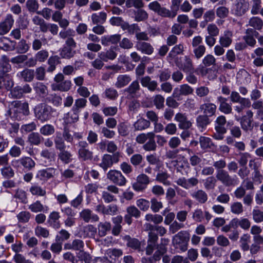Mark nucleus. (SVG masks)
Wrapping results in <instances>:
<instances>
[{
	"mask_svg": "<svg viewBox=\"0 0 263 263\" xmlns=\"http://www.w3.org/2000/svg\"><path fill=\"white\" fill-rule=\"evenodd\" d=\"M181 2L182 0H172L171 8L173 10L172 11L162 6L157 1L149 3L148 8L162 17L172 18L177 15V11L181 5Z\"/></svg>",
	"mask_w": 263,
	"mask_h": 263,
	"instance_id": "nucleus-1",
	"label": "nucleus"
},
{
	"mask_svg": "<svg viewBox=\"0 0 263 263\" xmlns=\"http://www.w3.org/2000/svg\"><path fill=\"white\" fill-rule=\"evenodd\" d=\"M30 113L29 104L27 102L21 101H13L10 102L8 114L17 120H21Z\"/></svg>",
	"mask_w": 263,
	"mask_h": 263,
	"instance_id": "nucleus-2",
	"label": "nucleus"
},
{
	"mask_svg": "<svg viewBox=\"0 0 263 263\" xmlns=\"http://www.w3.org/2000/svg\"><path fill=\"white\" fill-rule=\"evenodd\" d=\"M77 47V43L73 38H67L64 45L60 50V55L61 58L66 59H70L73 58L76 54L75 50Z\"/></svg>",
	"mask_w": 263,
	"mask_h": 263,
	"instance_id": "nucleus-3",
	"label": "nucleus"
},
{
	"mask_svg": "<svg viewBox=\"0 0 263 263\" xmlns=\"http://www.w3.org/2000/svg\"><path fill=\"white\" fill-rule=\"evenodd\" d=\"M35 117L41 122L47 121L51 116V107L45 104L40 103L34 109Z\"/></svg>",
	"mask_w": 263,
	"mask_h": 263,
	"instance_id": "nucleus-4",
	"label": "nucleus"
},
{
	"mask_svg": "<svg viewBox=\"0 0 263 263\" xmlns=\"http://www.w3.org/2000/svg\"><path fill=\"white\" fill-rule=\"evenodd\" d=\"M120 157L119 152L115 153L112 155L104 154L99 165L104 171H106L108 168L111 167L114 164L119 162Z\"/></svg>",
	"mask_w": 263,
	"mask_h": 263,
	"instance_id": "nucleus-5",
	"label": "nucleus"
},
{
	"mask_svg": "<svg viewBox=\"0 0 263 263\" xmlns=\"http://www.w3.org/2000/svg\"><path fill=\"white\" fill-rule=\"evenodd\" d=\"M78 158L82 161H91L93 158V153L88 148V143L85 141H80L78 143Z\"/></svg>",
	"mask_w": 263,
	"mask_h": 263,
	"instance_id": "nucleus-6",
	"label": "nucleus"
},
{
	"mask_svg": "<svg viewBox=\"0 0 263 263\" xmlns=\"http://www.w3.org/2000/svg\"><path fill=\"white\" fill-rule=\"evenodd\" d=\"M106 176L108 180L117 185L123 186L126 184L127 180L120 171L111 170Z\"/></svg>",
	"mask_w": 263,
	"mask_h": 263,
	"instance_id": "nucleus-7",
	"label": "nucleus"
},
{
	"mask_svg": "<svg viewBox=\"0 0 263 263\" xmlns=\"http://www.w3.org/2000/svg\"><path fill=\"white\" fill-rule=\"evenodd\" d=\"M178 68L184 72H192L194 70V65L190 56L185 55L178 59L176 61Z\"/></svg>",
	"mask_w": 263,
	"mask_h": 263,
	"instance_id": "nucleus-8",
	"label": "nucleus"
},
{
	"mask_svg": "<svg viewBox=\"0 0 263 263\" xmlns=\"http://www.w3.org/2000/svg\"><path fill=\"white\" fill-rule=\"evenodd\" d=\"M87 102V100L85 98H79L75 100L74 104L72 108L73 114L71 116L70 119H68V123H74L78 121V114L80 109L85 107Z\"/></svg>",
	"mask_w": 263,
	"mask_h": 263,
	"instance_id": "nucleus-9",
	"label": "nucleus"
},
{
	"mask_svg": "<svg viewBox=\"0 0 263 263\" xmlns=\"http://www.w3.org/2000/svg\"><path fill=\"white\" fill-rule=\"evenodd\" d=\"M32 91L31 87L28 84H25L23 86H16L13 88L9 93V97L12 99H21L24 95L30 93Z\"/></svg>",
	"mask_w": 263,
	"mask_h": 263,
	"instance_id": "nucleus-10",
	"label": "nucleus"
},
{
	"mask_svg": "<svg viewBox=\"0 0 263 263\" xmlns=\"http://www.w3.org/2000/svg\"><path fill=\"white\" fill-rule=\"evenodd\" d=\"M216 178L227 186L235 185L234 179L232 178L226 170L217 171Z\"/></svg>",
	"mask_w": 263,
	"mask_h": 263,
	"instance_id": "nucleus-11",
	"label": "nucleus"
},
{
	"mask_svg": "<svg viewBox=\"0 0 263 263\" xmlns=\"http://www.w3.org/2000/svg\"><path fill=\"white\" fill-rule=\"evenodd\" d=\"M149 178L144 174H141L137 177V181L133 183L132 186L136 191H142L146 189L149 183Z\"/></svg>",
	"mask_w": 263,
	"mask_h": 263,
	"instance_id": "nucleus-12",
	"label": "nucleus"
},
{
	"mask_svg": "<svg viewBox=\"0 0 263 263\" xmlns=\"http://www.w3.org/2000/svg\"><path fill=\"white\" fill-rule=\"evenodd\" d=\"M57 169L53 167H48L37 171L36 178L41 181H47L54 177L57 174Z\"/></svg>",
	"mask_w": 263,
	"mask_h": 263,
	"instance_id": "nucleus-13",
	"label": "nucleus"
},
{
	"mask_svg": "<svg viewBox=\"0 0 263 263\" xmlns=\"http://www.w3.org/2000/svg\"><path fill=\"white\" fill-rule=\"evenodd\" d=\"M14 20L12 15L7 14L5 19L0 22V35H3L8 33L12 28Z\"/></svg>",
	"mask_w": 263,
	"mask_h": 263,
	"instance_id": "nucleus-14",
	"label": "nucleus"
},
{
	"mask_svg": "<svg viewBox=\"0 0 263 263\" xmlns=\"http://www.w3.org/2000/svg\"><path fill=\"white\" fill-rule=\"evenodd\" d=\"M174 120L178 123V126L181 129H187L192 126V123L189 120L185 113L178 112L175 115Z\"/></svg>",
	"mask_w": 263,
	"mask_h": 263,
	"instance_id": "nucleus-15",
	"label": "nucleus"
},
{
	"mask_svg": "<svg viewBox=\"0 0 263 263\" xmlns=\"http://www.w3.org/2000/svg\"><path fill=\"white\" fill-rule=\"evenodd\" d=\"M199 181L196 177H191L188 179L185 177L179 178L176 181V183L183 188L188 190L191 187L196 186L198 184Z\"/></svg>",
	"mask_w": 263,
	"mask_h": 263,
	"instance_id": "nucleus-16",
	"label": "nucleus"
},
{
	"mask_svg": "<svg viewBox=\"0 0 263 263\" xmlns=\"http://www.w3.org/2000/svg\"><path fill=\"white\" fill-rule=\"evenodd\" d=\"M204 218L209 221L211 219L212 215L208 211H203L201 209H196L192 213V218L195 221L201 222Z\"/></svg>",
	"mask_w": 263,
	"mask_h": 263,
	"instance_id": "nucleus-17",
	"label": "nucleus"
},
{
	"mask_svg": "<svg viewBox=\"0 0 263 263\" xmlns=\"http://www.w3.org/2000/svg\"><path fill=\"white\" fill-rule=\"evenodd\" d=\"M194 89L186 84L181 85L179 87L175 88L174 90L173 96L175 98L179 97L181 96H188L192 95Z\"/></svg>",
	"mask_w": 263,
	"mask_h": 263,
	"instance_id": "nucleus-18",
	"label": "nucleus"
},
{
	"mask_svg": "<svg viewBox=\"0 0 263 263\" xmlns=\"http://www.w3.org/2000/svg\"><path fill=\"white\" fill-rule=\"evenodd\" d=\"M258 35L259 33L254 29L248 28L246 31V35L243 36V39L248 45L254 47L256 43L254 36L256 37Z\"/></svg>",
	"mask_w": 263,
	"mask_h": 263,
	"instance_id": "nucleus-19",
	"label": "nucleus"
},
{
	"mask_svg": "<svg viewBox=\"0 0 263 263\" xmlns=\"http://www.w3.org/2000/svg\"><path fill=\"white\" fill-rule=\"evenodd\" d=\"M123 239L126 242V246L128 247L139 252L143 251L141 242L138 239L132 238L129 235H125L123 237Z\"/></svg>",
	"mask_w": 263,
	"mask_h": 263,
	"instance_id": "nucleus-20",
	"label": "nucleus"
},
{
	"mask_svg": "<svg viewBox=\"0 0 263 263\" xmlns=\"http://www.w3.org/2000/svg\"><path fill=\"white\" fill-rule=\"evenodd\" d=\"M84 242L82 239L77 238L73 240L71 242L65 243L64 249L81 252L84 250Z\"/></svg>",
	"mask_w": 263,
	"mask_h": 263,
	"instance_id": "nucleus-21",
	"label": "nucleus"
},
{
	"mask_svg": "<svg viewBox=\"0 0 263 263\" xmlns=\"http://www.w3.org/2000/svg\"><path fill=\"white\" fill-rule=\"evenodd\" d=\"M249 4L245 0H239L235 5L233 9L234 13L237 16H242L249 9Z\"/></svg>",
	"mask_w": 263,
	"mask_h": 263,
	"instance_id": "nucleus-22",
	"label": "nucleus"
},
{
	"mask_svg": "<svg viewBox=\"0 0 263 263\" xmlns=\"http://www.w3.org/2000/svg\"><path fill=\"white\" fill-rule=\"evenodd\" d=\"M121 35L116 34L114 35H104L101 37V42L105 46H109L110 44H117L121 40Z\"/></svg>",
	"mask_w": 263,
	"mask_h": 263,
	"instance_id": "nucleus-23",
	"label": "nucleus"
},
{
	"mask_svg": "<svg viewBox=\"0 0 263 263\" xmlns=\"http://www.w3.org/2000/svg\"><path fill=\"white\" fill-rule=\"evenodd\" d=\"M80 217L85 222H89L90 220L96 222L99 220V216L97 214H92L91 211L88 209L83 210L80 213Z\"/></svg>",
	"mask_w": 263,
	"mask_h": 263,
	"instance_id": "nucleus-24",
	"label": "nucleus"
},
{
	"mask_svg": "<svg viewBox=\"0 0 263 263\" xmlns=\"http://www.w3.org/2000/svg\"><path fill=\"white\" fill-rule=\"evenodd\" d=\"M190 239V234L185 231H181L176 234L173 238L174 245L188 242Z\"/></svg>",
	"mask_w": 263,
	"mask_h": 263,
	"instance_id": "nucleus-25",
	"label": "nucleus"
},
{
	"mask_svg": "<svg viewBox=\"0 0 263 263\" xmlns=\"http://www.w3.org/2000/svg\"><path fill=\"white\" fill-rule=\"evenodd\" d=\"M136 48L142 53L147 55L152 54L154 50L150 43L145 42H138L136 45Z\"/></svg>",
	"mask_w": 263,
	"mask_h": 263,
	"instance_id": "nucleus-26",
	"label": "nucleus"
},
{
	"mask_svg": "<svg viewBox=\"0 0 263 263\" xmlns=\"http://www.w3.org/2000/svg\"><path fill=\"white\" fill-rule=\"evenodd\" d=\"M140 82L144 87H146L151 91L157 90L158 83L156 81L152 80L149 76H145L141 79Z\"/></svg>",
	"mask_w": 263,
	"mask_h": 263,
	"instance_id": "nucleus-27",
	"label": "nucleus"
},
{
	"mask_svg": "<svg viewBox=\"0 0 263 263\" xmlns=\"http://www.w3.org/2000/svg\"><path fill=\"white\" fill-rule=\"evenodd\" d=\"M233 32L230 30L224 31L223 34L219 37V44L225 48L229 47L232 43Z\"/></svg>",
	"mask_w": 263,
	"mask_h": 263,
	"instance_id": "nucleus-28",
	"label": "nucleus"
},
{
	"mask_svg": "<svg viewBox=\"0 0 263 263\" xmlns=\"http://www.w3.org/2000/svg\"><path fill=\"white\" fill-rule=\"evenodd\" d=\"M117 56V53L114 50V48H110L105 51H102L98 53V57L104 62H107L108 60H114Z\"/></svg>",
	"mask_w": 263,
	"mask_h": 263,
	"instance_id": "nucleus-29",
	"label": "nucleus"
},
{
	"mask_svg": "<svg viewBox=\"0 0 263 263\" xmlns=\"http://www.w3.org/2000/svg\"><path fill=\"white\" fill-rule=\"evenodd\" d=\"M33 88L35 93L40 97H44L48 93L47 86L43 83L36 82L32 84Z\"/></svg>",
	"mask_w": 263,
	"mask_h": 263,
	"instance_id": "nucleus-30",
	"label": "nucleus"
},
{
	"mask_svg": "<svg viewBox=\"0 0 263 263\" xmlns=\"http://www.w3.org/2000/svg\"><path fill=\"white\" fill-rule=\"evenodd\" d=\"M191 196L200 204L205 203L208 199L207 193L201 189L198 190L193 192L191 194Z\"/></svg>",
	"mask_w": 263,
	"mask_h": 263,
	"instance_id": "nucleus-31",
	"label": "nucleus"
},
{
	"mask_svg": "<svg viewBox=\"0 0 263 263\" xmlns=\"http://www.w3.org/2000/svg\"><path fill=\"white\" fill-rule=\"evenodd\" d=\"M226 123V119L224 116L218 117L215 121V129L217 133L225 134L227 132V129L225 127Z\"/></svg>",
	"mask_w": 263,
	"mask_h": 263,
	"instance_id": "nucleus-32",
	"label": "nucleus"
},
{
	"mask_svg": "<svg viewBox=\"0 0 263 263\" xmlns=\"http://www.w3.org/2000/svg\"><path fill=\"white\" fill-rule=\"evenodd\" d=\"M51 86L53 91H67L71 88V82L70 80H65L60 83H53Z\"/></svg>",
	"mask_w": 263,
	"mask_h": 263,
	"instance_id": "nucleus-33",
	"label": "nucleus"
},
{
	"mask_svg": "<svg viewBox=\"0 0 263 263\" xmlns=\"http://www.w3.org/2000/svg\"><path fill=\"white\" fill-rule=\"evenodd\" d=\"M218 101L219 103V109L225 114H229L232 112L231 105L227 103V99L221 96L218 97Z\"/></svg>",
	"mask_w": 263,
	"mask_h": 263,
	"instance_id": "nucleus-34",
	"label": "nucleus"
},
{
	"mask_svg": "<svg viewBox=\"0 0 263 263\" xmlns=\"http://www.w3.org/2000/svg\"><path fill=\"white\" fill-rule=\"evenodd\" d=\"M132 81L131 77L128 74H120L117 78L115 86L118 88H121L127 85Z\"/></svg>",
	"mask_w": 263,
	"mask_h": 263,
	"instance_id": "nucleus-35",
	"label": "nucleus"
},
{
	"mask_svg": "<svg viewBox=\"0 0 263 263\" xmlns=\"http://www.w3.org/2000/svg\"><path fill=\"white\" fill-rule=\"evenodd\" d=\"M230 100L233 103H239L243 106H248L249 105V99L246 98H242L239 93L235 91L231 92Z\"/></svg>",
	"mask_w": 263,
	"mask_h": 263,
	"instance_id": "nucleus-36",
	"label": "nucleus"
},
{
	"mask_svg": "<svg viewBox=\"0 0 263 263\" xmlns=\"http://www.w3.org/2000/svg\"><path fill=\"white\" fill-rule=\"evenodd\" d=\"M60 218L59 212L53 211L51 212L48 218V223L51 227L55 229H58L60 228L61 224L59 221Z\"/></svg>",
	"mask_w": 263,
	"mask_h": 263,
	"instance_id": "nucleus-37",
	"label": "nucleus"
},
{
	"mask_svg": "<svg viewBox=\"0 0 263 263\" xmlns=\"http://www.w3.org/2000/svg\"><path fill=\"white\" fill-rule=\"evenodd\" d=\"M122 220L123 217L121 215H118L116 217L112 218V221L114 223V226L112 229V234L114 236H118L120 234L122 228V226L121 225Z\"/></svg>",
	"mask_w": 263,
	"mask_h": 263,
	"instance_id": "nucleus-38",
	"label": "nucleus"
},
{
	"mask_svg": "<svg viewBox=\"0 0 263 263\" xmlns=\"http://www.w3.org/2000/svg\"><path fill=\"white\" fill-rule=\"evenodd\" d=\"M200 108L203 110L204 115L207 117H211L216 112V106L212 103H205L202 104Z\"/></svg>",
	"mask_w": 263,
	"mask_h": 263,
	"instance_id": "nucleus-39",
	"label": "nucleus"
},
{
	"mask_svg": "<svg viewBox=\"0 0 263 263\" xmlns=\"http://www.w3.org/2000/svg\"><path fill=\"white\" fill-rule=\"evenodd\" d=\"M17 76L22 79L25 82H31L34 77V72L33 70L30 69H25L17 74Z\"/></svg>",
	"mask_w": 263,
	"mask_h": 263,
	"instance_id": "nucleus-40",
	"label": "nucleus"
},
{
	"mask_svg": "<svg viewBox=\"0 0 263 263\" xmlns=\"http://www.w3.org/2000/svg\"><path fill=\"white\" fill-rule=\"evenodd\" d=\"M251 222L250 220L246 218H242L240 219L234 218L233 219L232 226L235 227L236 229L240 227L244 230H248L250 227Z\"/></svg>",
	"mask_w": 263,
	"mask_h": 263,
	"instance_id": "nucleus-41",
	"label": "nucleus"
},
{
	"mask_svg": "<svg viewBox=\"0 0 263 263\" xmlns=\"http://www.w3.org/2000/svg\"><path fill=\"white\" fill-rule=\"evenodd\" d=\"M236 120L240 121L242 129L246 132L251 131L253 128V120L248 119L247 116H242L240 118H236Z\"/></svg>",
	"mask_w": 263,
	"mask_h": 263,
	"instance_id": "nucleus-42",
	"label": "nucleus"
},
{
	"mask_svg": "<svg viewBox=\"0 0 263 263\" xmlns=\"http://www.w3.org/2000/svg\"><path fill=\"white\" fill-rule=\"evenodd\" d=\"M44 140V138L37 132H32L28 136V141L32 145H39Z\"/></svg>",
	"mask_w": 263,
	"mask_h": 263,
	"instance_id": "nucleus-43",
	"label": "nucleus"
},
{
	"mask_svg": "<svg viewBox=\"0 0 263 263\" xmlns=\"http://www.w3.org/2000/svg\"><path fill=\"white\" fill-rule=\"evenodd\" d=\"M170 177V174L166 171H161L157 173L156 180L162 183L164 185L169 186L171 184V181L168 180Z\"/></svg>",
	"mask_w": 263,
	"mask_h": 263,
	"instance_id": "nucleus-44",
	"label": "nucleus"
},
{
	"mask_svg": "<svg viewBox=\"0 0 263 263\" xmlns=\"http://www.w3.org/2000/svg\"><path fill=\"white\" fill-rule=\"evenodd\" d=\"M140 89V86L138 81H133L129 86L125 90L128 95L132 98L137 96V93Z\"/></svg>",
	"mask_w": 263,
	"mask_h": 263,
	"instance_id": "nucleus-45",
	"label": "nucleus"
},
{
	"mask_svg": "<svg viewBox=\"0 0 263 263\" xmlns=\"http://www.w3.org/2000/svg\"><path fill=\"white\" fill-rule=\"evenodd\" d=\"M210 123L208 117L205 115H199L196 118L197 126L201 132H203L206 126Z\"/></svg>",
	"mask_w": 263,
	"mask_h": 263,
	"instance_id": "nucleus-46",
	"label": "nucleus"
},
{
	"mask_svg": "<svg viewBox=\"0 0 263 263\" xmlns=\"http://www.w3.org/2000/svg\"><path fill=\"white\" fill-rule=\"evenodd\" d=\"M199 140L201 149L208 150L214 148V144L211 138L204 136H200Z\"/></svg>",
	"mask_w": 263,
	"mask_h": 263,
	"instance_id": "nucleus-47",
	"label": "nucleus"
},
{
	"mask_svg": "<svg viewBox=\"0 0 263 263\" xmlns=\"http://www.w3.org/2000/svg\"><path fill=\"white\" fill-rule=\"evenodd\" d=\"M151 123L149 121L140 118L136 121L133 126L136 130H143L150 126Z\"/></svg>",
	"mask_w": 263,
	"mask_h": 263,
	"instance_id": "nucleus-48",
	"label": "nucleus"
},
{
	"mask_svg": "<svg viewBox=\"0 0 263 263\" xmlns=\"http://www.w3.org/2000/svg\"><path fill=\"white\" fill-rule=\"evenodd\" d=\"M149 138L148 141L145 143L142 147L145 151H155L157 148V144L155 141V134L154 133L153 134H149Z\"/></svg>",
	"mask_w": 263,
	"mask_h": 263,
	"instance_id": "nucleus-49",
	"label": "nucleus"
},
{
	"mask_svg": "<svg viewBox=\"0 0 263 263\" xmlns=\"http://www.w3.org/2000/svg\"><path fill=\"white\" fill-rule=\"evenodd\" d=\"M106 18L107 14L105 12L93 13L91 16V19L94 24H103L106 21Z\"/></svg>",
	"mask_w": 263,
	"mask_h": 263,
	"instance_id": "nucleus-50",
	"label": "nucleus"
},
{
	"mask_svg": "<svg viewBox=\"0 0 263 263\" xmlns=\"http://www.w3.org/2000/svg\"><path fill=\"white\" fill-rule=\"evenodd\" d=\"M32 22L35 25L39 26L40 31L42 32H47V23L42 17L38 15H35L32 19Z\"/></svg>",
	"mask_w": 263,
	"mask_h": 263,
	"instance_id": "nucleus-51",
	"label": "nucleus"
},
{
	"mask_svg": "<svg viewBox=\"0 0 263 263\" xmlns=\"http://www.w3.org/2000/svg\"><path fill=\"white\" fill-rule=\"evenodd\" d=\"M29 209L33 213H38L44 211H47L48 208L47 206H44L40 201L37 200L32 203L29 206Z\"/></svg>",
	"mask_w": 263,
	"mask_h": 263,
	"instance_id": "nucleus-52",
	"label": "nucleus"
},
{
	"mask_svg": "<svg viewBox=\"0 0 263 263\" xmlns=\"http://www.w3.org/2000/svg\"><path fill=\"white\" fill-rule=\"evenodd\" d=\"M29 191L34 196H44L46 194V190L37 184L32 185L29 189Z\"/></svg>",
	"mask_w": 263,
	"mask_h": 263,
	"instance_id": "nucleus-53",
	"label": "nucleus"
},
{
	"mask_svg": "<svg viewBox=\"0 0 263 263\" xmlns=\"http://www.w3.org/2000/svg\"><path fill=\"white\" fill-rule=\"evenodd\" d=\"M99 235L104 236L107 232L111 229V224L109 222H100L98 226Z\"/></svg>",
	"mask_w": 263,
	"mask_h": 263,
	"instance_id": "nucleus-54",
	"label": "nucleus"
},
{
	"mask_svg": "<svg viewBox=\"0 0 263 263\" xmlns=\"http://www.w3.org/2000/svg\"><path fill=\"white\" fill-rule=\"evenodd\" d=\"M135 20L137 22H141L146 20L148 17V14L146 11L141 8L138 9L134 11Z\"/></svg>",
	"mask_w": 263,
	"mask_h": 263,
	"instance_id": "nucleus-55",
	"label": "nucleus"
},
{
	"mask_svg": "<svg viewBox=\"0 0 263 263\" xmlns=\"http://www.w3.org/2000/svg\"><path fill=\"white\" fill-rule=\"evenodd\" d=\"M54 142L57 149L61 151L65 149L66 145L64 140L60 133H57L56 134V136L54 139Z\"/></svg>",
	"mask_w": 263,
	"mask_h": 263,
	"instance_id": "nucleus-56",
	"label": "nucleus"
},
{
	"mask_svg": "<svg viewBox=\"0 0 263 263\" xmlns=\"http://www.w3.org/2000/svg\"><path fill=\"white\" fill-rule=\"evenodd\" d=\"M83 232L85 237L92 238L97 233V229L92 225L88 224L83 227Z\"/></svg>",
	"mask_w": 263,
	"mask_h": 263,
	"instance_id": "nucleus-57",
	"label": "nucleus"
},
{
	"mask_svg": "<svg viewBox=\"0 0 263 263\" xmlns=\"http://www.w3.org/2000/svg\"><path fill=\"white\" fill-rule=\"evenodd\" d=\"M249 25L256 30H260L262 28L263 21L258 17H252L249 20Z\"/></svg>",
	"mask_w": 263,
	"mask_h": 263,
	"instance_id": "nucleus-58",
	"label": "nucleus"
},
{
	"mask_svg": "<svg viewBox=\"0 0 263 263\" xmlns=\"http://www.w3.org/2000/svg\"><path fill=\"white\" fill-rule=\"evenodd\" d=\"M77 257L78 259V261H81L82 263L84 261L85 263H91L92 260V257L90 254L84 250L79 252L77 254Z\"/></svg>",
	"mask_w": 263,
	"mask_h": 263,
	"instance_id": "nucleus-59",
	"label": "nucleus"
},
{
	"mask_svg": "<svg viewBox=\"0 0 263 263\" xmlns=\"http://www.w3.org/2000/svg\"><path fill=\"white\" fill-rule=\"evenodd\" d=\"M21 165L28 170H31L35 166V163L29 157H23L21 158Z\"/></svg>",
	"mask_w": 263,
	"mask_h": 263,
	"instance_id": "nucleus-60",
	"label": "nucleus"
},
{
	"mask_svg": "<svg viewBox=\"0 0 263 263\" xmlns=\"http://www.w3.org/2000/svg\"><path fill=\"white\" fill-rule=\"evenodd\" d=\"M10 69L11 65L8 63L7 57L3 55L0 60V72L5 73L9 71Z\"/></svg>",
	"mask_w": 263,
	"mask_h": 263,
	"instance_id": "nucleus-61",
	"label": "nucleus"
},
{
	"mask_svg": "<svg viewBox=\"0 0 263 263\" xmlns=\"http://www.w3.org/2000/svg\"><path fill=\"white\" fill-rule=\"evenodd\" d=\"M14 197L23 203H26L28 201L26 192L21 189H17L15 191Z\"/></svg>",
	"mask_w": 263,
	"mask_h": 263,
	"instance_id": "nucleus-62",
	"label": "nucleus"
},
{
	"mask_svg": "<svg viewBox=\"0 0 263 263\" xmlns=\"http://www.w3.org/2000/svg\"><path fill=\"white\" fill-rule=\"evenodd\" d=\"M30 48L29 44L27 41L24 39H22L18 43L16 47V50L20 53L24 54L26 53Z\"/></svg>",
	"mask_w": 263,
	"mask_h": 263,
	"instance_id": "nucleus-63",
	"label": "nucleus"
},
{
	"mask_svg": "<svg viewBox=\"0 0 263 263\" xmlns=\"http://www.w3.org/2000/svg\"><path fill=\"white\" fill-rule=\"evenodd\" d=\"M252 217L255 222H261L263 221V211L256 207L252 211Z\"/></svg>",
	"mask_w": 263,
	"mask_h": 263,
	"instance_id": "nucleus-64",
	"label": "nucleus"
}]
</instances>
